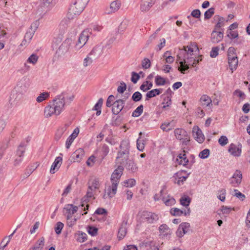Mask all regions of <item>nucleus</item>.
Segmentation results:
<instances>
[{"mask_svg": "<svg viewBox=\"0 0 250 250\" xmlns=\"http://www.w3.org/2000/svg\"><path fill=\"white\" fill-rule=\"evenodd\" d=\"M98 228L93 227V226H88L87 228V231L88 233L90 234L92 236H94L97 235L98 233Z\"/></svg>", "mask_w": 250, "mask_h": 250, "instance_id": "nucleus-49", "label": "nucleus"}, {"mask_svg": "<svg viewBox=\"0 0 250 250\" xmlns=\"http://www.w3.org/2000/svg\"><path fill=\"white\" fill-rule=\"evenodd\" d=\"M190 199L188 197H182L180 199V204L185 207L189 206Z\"/></svg>", "mask_w": 250, "mask_h": 250, "instance_id": "nucleus-52", "label": "nucleus"}, {"mask_svg": "<svg viewBox=\"0 0 250 250\" xmlns=\"http://www.w3.org/2000/svg\"><path fill=\"white\" fill-rule=\"evenodd\" d=\"M102 52V47L100 45L95 46L89 54V56H93V58H98Z\"/></svg>", "mask_w": 250, "mask_h": 250, "instance_id": "nucleus-40", "label": "nucleus"}, {"mask_svg": "<svg viewBox=\"0 0 250 250\" xmlns=\"http://www.w3.org/2000/svg\"><path fill=\"white\" fill-rule=\"evenodd\" d=\"M143 111V105L142 104L137 107L132 113V116L134 117H139L141 115Z\"/></svg>", "mask_w": 250, "mask_h": 250, "instance_id": "nucleus-44", "label": "nucleus"}, {"mask_svg": "<svg viewBox=\"0 0 250 250\" xmlns=\"http://www.w3.org/2000/svg\"><path fill=\"white\" fill-rule=\"evenodd\" d=\"M190 209L188 208L187 211L185 210L184 211L178 208H172L170 210V213L173 216H181L182 214L184 213L185 216L189 215L190 213Z\"/></svg>", "mask_w": 250, "mask_h": 250, "instance_id": "nucleus-35", "label": "nucleus"}, {"mask_svg": "<svg viewBox=\"0 0 250 250\" xmlns=\"http://www.w3.org/2000/svg\"><path fill=\"white\" fill-rule=\"evenodd\" d=\"M176 161L179 165L186 166L188 162V160L187 159L185 151H183V153L179 154L177 158Z\"/></svg>", "mask_w": 250, "mask_h": 250, "instance_id": "nucleus-36", "label": "nucleus"}, {"mask_svg": "<svg viewBox=\"0 0 250 250\" xmlns=\"http://www.w3.org/2000/svg\"><path fill=\"white\" fill-rule=\"evenodd\" d=\"M126 222H124L119 228L118 237L120 240L123 239L126 233Z\"/></svg>", "mask_w": 250, "mask_h": 250, "instance_id": "nucleus-37", "label": "nucleus"}, {"mask_svg": "<svg viewBox=\"0 0 250 250\" xmlns=\"http://www.w3.org/2000/svg\"><path fill=\"white\" fill-rule=\"evenodd\" d=\"M37 22L36 21L35 23H34L31 25V28H32L33 25H35L34 30H33L31 32V31L27 32L25 35L24 39H25L26 41H27L28 42H29L30 41V40H31V39L32 38V37L33 36L35 31L36 29V28H37Z\"/></svg>", "mask_w": 250, "mask_h": 250, "instance_id": "nucleus-41", "label": "nucleus"}, {"mask_svg": "<svg viewBox=\"0 0 250 250\" xmlns=\"http://www.w3.org/2000/svg\"><path fill=\"white\" fill-rule=\"evenodd\" d=\"M234 47H229L228 51V58L229 67L231 72H233L238 66V60Z\"/></svg>", "mask_w": 250, "mask_h": 250, "instance_id": "nucleus-5", "label": "nucleus"}, {"mask_svg": "<svg viewBox=\"0 0 250 250\" xmlns=\"http://www.w3.org/2000/svg\"><path fill=\"white\" fill-rule=\"evenodd\" d=\"M142 97L141 93L139 92H135L132 96V99L133 101L137 102L140 101Z\"/></svg>", "mask_w": 250, "mask_h": 250, "instance_id": "nucleus-54", "label": "nucleus"}, {"mask_svg": "<svg viewBox=\"0 0 250 250\" xmlns=\"http://www.w3.org/2000/svg\"><path fill=\"white\" fill-rule=\"evenodd\" d=\"M79 129L77 127L76 128L73 133L69 136V137L67 139L66 143H65V146L66 148L68 149L69 148L71 145L74 141V139L77 137L79 133Z\"/></svg>", "mask_w": 250, "mask_h": 250, "instance_id": "nucleus-27", "label": "nucleus"}, {"mask_svg": "<svg viewBox=\"0 0 250 250\" xmlns=\"http://www.w3.org/2000/svg\"><path fill=\"white\" fill-rule=\"evenodd\" d=\"M71 41L69 39L65 40L59 47L58 51L62 54H64L67 52L70 46Z\"/></svg>", "mask_w": 250, "mask_h": 250, "instance_id": "nucleus-30", "label": "nucleus"}, {"mask_svg": "<svg viewBox=\"0 0 250 250\" xmlns=\"http://www.w3.org/2000/svg\"><path fill=\"white\" fill-rule=\"evenodd\" d=\"M200 103L201 105L204 107H208V108H211L212 105L211 98L207 95H203L201 97Z\"/></svg>", "mask_w": 250, "mask_h": 250, "instance_id": "nucleus-25", "label": "nucleus"}, {"mask_svg": "<svg viewBox=\"0 0 250 250\" xmlns=\"http://www.w3.org/2000/svg\"><path fill=\"white\" fill-rule=\"evenodd\" d=\"M62 159L61 157H57L52 164L50 172L51 174L55 173L57 171L62 164Z\"/></svg>", "mask_w": 250, "mask_h": 250, "instance_id": "nucleus-24", "label": "nucleus"}, {"mask_svg": "<svg viewBox=\"0 0 250 250\" xmlns=\"http://www.w3.org/2000/svg\"><path fill=\"white\" fill-rule=\"evenodd\" d=\"M219 144L222 146H224L228 143V139L225 136H222L218 140Z\"/></svg>", "mask_w": 250, "mask_h": 250, "instance_id": "nucleus-57", "label": "nucleus"}, {"mask_svg": "<svg viewBox=\"0 0 250 250\" xmlns=\"http://www.w3.org/2000/svg\"><path fill=\"white\" fill-rule=\"evenodd\" d=\"M146 142V138L140 136L137 140V149L141 151H143L144 149Z\"/></svg>", "mask_w": 250, "mask_h": 250, "instance_id": "nucleus-38", "label": "nucleus"}, {"mask_svg": "<svg viewBox=\"0 0 250 250\" xmlns=\"http://www.w3.org/2000/svg\"><path fill=\"white\" fill-rule=\"evenodd\" d=\"M155 2L156 0H141L140 6V10L143 12L148 11Z\"/></svg>", "mask_w": 250, "mask_h": 250, "instance_id": "nucleus-19", "label": "nucleus"}, {"mask_svg": "<svg viewBox=\"0 0 250 250\" xmlns=\"http://www.w3.org/2000/svg\"><path fill=\"white\" fill-rule=\"evenodd\" d=\"M64 209L66 210V217H71L77 211L78 207L72 204H68L66 206Z\"/></svg>", "mask_w": 250, "mask_h": 250, "instance_id": "nucleus-31", "label": "nucleus"}, {"mask_svg": "<svg viewBox=\"0 0 250 250\" xmlns=\"http://www.w3.org/2000/svg\"><path fill=\"white\" fill-rule=\"evenodd\" d=\"M96 192L94 191L92 189L88 187L86 194L85 196L83 198V201L82 202V204L81 205V207L82 208H83V210L84 211L88 209V208L89 207L88 205L87 204V202L89 201V199H94V195L96 194Z\"/></svg>", "mask_w": 250, "mask_h": 250, "instance_id": "nucleus-11", "label": "nucleus"}, {"mask_svg": "<svg viewBox=\"0 0 250 250\" xmlns=\"http://www.w3.org/2000/svg\"><path fill=\"white\" fill-rule=\"evenodd\" d=\"M125 167L131 173H135L138 170V167L133 160H128L126 163Z\"/></svg>", "mask_w": 250, "mask_h": 250, "instance_id": "nucleus-29", "label": "nucleus"}, {"mask_svg": "<svg viewBox=\"0 0 250 250\" xmlns=\"http://www.w3.org/2000/svg\"><path fill=\"white\" fill-rule=\"evenodd\" d=\"M160 194H161L162 201L166 206H171L175 204L176 202L175 200L173 197L169 195H167V191L165 190V188H163L161 190Z\"/></svg>", "mask_w": 250, "mask_h": 250, "instance_id": "nucleus-12", "label": "nucleus"}, {"mask_svg": "<svg viewBox=\"0 0 250 250\" xmlns=\"http://www.w3.org/2000/svg\"><path fill=\"white\" fill-rule=\"evenodd\" d=\"M129 143L127 141H123L120 145V150L118 152L116 157L118 163L123 164L127 162L129 159Z\"/></svg>", "mask_w": 250, "mask_h": 250, "instance_id": "nucleus-3", "label": "nucleus"}, {"mask_svg": "<svg viewBox=\"0 0 250 250\" xmlns=\"http://www.w3.org/2000/svg\"><path fill=\"white\" fill-rule=\"evenodd\" d=\"M234 95L239 97L241 100H244L246 97L245 93L238 89L234 92Z\"/></svg>", "mask_w": 250, "mask_h": 250, "instance_id": "nucleus-58", "label": "nucleus"}, {"mask_svg": "<svg viewBox=\"0 0 250 250\" xmlns=\"http://www.w3.org/2000/svg\"><path fill=\"white\" fill-rule=\"evenodd\" d=\"M188 175L189 174L186 173V171L184 170L177 172L173 176L174 183L179 186L183 185L184 182L188 178Z\"/></svg>", "mask_w": 250, "mask_h": 250, "instance_id": "nucleus-14", "label": "nucleus"}, {"mask_svg": "<svg viewBox=\"0 0 250 250\" xmlns=\"http://www.w3.org/2000/svg\"><path fill=\"white\" fill-rule=\"evenodd\" d=\"M25 145L24 143H21L18 147L16 152V158L15 159L14 165L18 166L22 161V156L25 152Z\"/></svg>", "mask_w": 250, "mask_h": 250, "instance_id": "nucleus-18", "label": "nucleus"}, {"mask_svg": "<svg viewBox=\"0 0 250 250\" xmlns=\"http://www.w3.org/2000/svg\"><path fill=\"white\" fill-rule=\"evenodd\" d=\"M242 174L240 170H236L232 176L230 178L229 181L233 187H237L241 183Z\"/></svg>", "mask_w": 250, "mask_h": 250, "instance_id": "nucleus-13", "label": "nucleus"}, {"mask_svg": "<svg viewBox=\"0 0 250 250\" xmlns=\"http://www.w3.org/2000/svg\"><path fill=\"white\" fill-rule=\"evenodd\" d=\"M159 231L160 234L164 237H169L171 235V231L170 229L166 224H163L159 227Z\"/></svg>", "mask_w": 250, "mask_h": 250, "instance_id": "nucleus-33", "label": "nucleus"}, {"mask_svg": "<svg viewBox=\"0 0 250 250\" xmlns=\"http://www.w3.org/2000/svg\"><path fill=\"white\" fill-rule=\"evenodd\" d=\"M28 84L26 83V79H21L17 83V86L15 88L13 91V93L15 92L19 93L18 96L16 97V99L19 100L21 98V95L24 93L27 88Z\"/></svg>", "mask_w": 250, "mask_h": 250, "instance_id": "nucleus-10", "label": "nucleus"}, {"mask_svg": "<svg viewBox=\"0 0 250 250\" xmlns=\"http://www.w3.org/2000/svg\"><path fill=\"white\" fill-rule=\"evenodd\" d=\"M44 245V238L42 237L37 242L36 246L32 250H42Z\"/></svg>", "mask_w": 250, "mask_h": 250, "instance_id": "nucleus-43", "label": "nucleus"}, {"mask_svg": "<svg viewBox=\"0 0 250 250\" xmlns=\"http://www.w3.org/2000/svg\"><path fill=\"white\" fill-rule=\"evenodd\" d=\"M209 155V150L208 149H205L200 152L199 157L202 159L207 158Z\"/></svg>", "mask_w": 250, "mask_h": 250, "instance_id": "nucleus-53", "label": "nucleus"}, {"mask_svg": "<svg viewBox=\"0 0 250 250\" xmlns=\"http://www.w3.org/2000/svg\"><path fill=\"white\" fill-rule=\"evenodd\" d=\"M198 52L199 48L195 42H191L181 50V53H183L184 56H194L197 55Z\"/></svg>", "mask_w": 250, "mask_h": 250, "instance_id": "nucleus-9", "label": "nucleus"}, {"mask_svg": "<svg viewBox=\"0 0 250 250\" xmlns=\"http://www.w3.org/2000/svg\"><path fill=\"white\" fill-rule=\"evenodd\" d=\"M196 55L184 56V61L181 62V65L178 67V70L182 73L185 74L186 71L189 68V65L194 67Z\"/></svg>", "mask_w": 250, "mask_h": 250, "instance_id": "nucleus-4", "label": "nucleus"}, {"mask_svg": "<svg viewBox=\"0 0 250 250\" xmlns=\"http://www.w3.org/2000/svg\"><path fill=\"white\" fill-rule=\"evenodd\" d=\"M68 126V125L65 124L58 129L54 137L56 141H59L62 137L64 133L66 131Z\"/></svg>", "mask_w": 250, "mask_h": 250, "instance_id": "nucleus-32", "label": "nucleus"}, {"mask_svg": "<svg viewBox=\"0 0 250 250\" xmlns=\"http://www.w3.org/2000/svg\"><path fill=\"white\" fill-rule=\"evenodd\" d=\"M155 83L157 85H164L166 83L165 79L159 75L155 77Z\"/></svg>", "mask_w": 250, "mask_h": 250, "instance_id": "nucleus-50", "label": "nucleus"}, {"mask_svg": "<svg viewBox=\"0 0 250 250\" xmlns=\"http://www.w3.org/2000/svg\"><path fill=\"white\" fill-rule=\"evenodd\" d=\"M138 215L142 221L146 222L148 223H154L159 219L158 214L146 210L140 211Z\"/></svg>", "mask_w": 250, "mask_h": 250, "instance_id": "nucleus-6", "label": "nucleus"}, {"mask_svg": "<svg viewBox=\"0 0 250 250\" xmlns=\"http://www.w3.org/2000/svg\"><path fill=\"white\" fill-rule=\"evenodd\" d=\"M63 226L64 225L61 222H57L54 228L55 232L57 234H60L62 232V229L63 228Z\"/></svg>", "mask_w": 250, "mask_h": 250, "instance_id": "nucleus-51", "label": "nucleus"}, {"mask_svg": "<svg viewBox=\"0 0 250 250\" xmlns=\"http://www.w3.org/2000/svg\"><path fill=\"white\" fill-rule=\"evenodd\" d=\"M223 37V31H213L211 35V40L214 43H218L222 40Z\"/></svg>", "mask_w": 250, "mask_h": 250, "instance_id": "nucleus-28", "label": "nucleus"}, {"mask_svg": "<svg viewBox=\"0 0 250 250\" xmlns=\"http://www.w3.org/2000/svg\"><path fill=\"white\" fill-rule=\"evenodd\" d=\"M124 167L123 166H118L111 174L110 180L111 185L105 189V193L103 195L104 199L112 198L116 194L117 187L119 183L120 178L123 175Z\"/></svg>", "mask_w": 250, "mask_h": 250, "instance_id": "nucleus-2", "label": "nucleus"}, {"mask_svg": "<svg viewBox=\"0 0 250 250\" xmlns=\"http://www.w3.org/2000/svg\"><path fill=\"white\" fill-rule=\"evenodd\" d=\"M162 104H163V108H166L167 107H168L171 104V101L170 98L167 97L165 99Z\"/></svg>", "mask_w": 250, "mask_h": 250, "instance_id": "nucleus-63", "label": "nucleus"}, {"mask_svg": "<svg viewBox=\"0 0 250 250\" xmlns=\"http://www.w3.org/2000/svg\"><path fill=\"white\" fill-rule=\"evenodd\" d=\"M139 79L140 76L138 74L134 72H132L131 73V81L132 82H133L134 83H136Z\"/></svg>", "mask_w": 250, "mask_h": 250, "instance_id": "nucleus-60", "label": "nucleus"}, {"mask_svg": "<svg viewBox=\"0 0 250 250\" xmlns=\"http://www.w3.org/2000/svg\"><path fill=\"white\" fill-rule=\"evenodd\" d=\"M126 99V98L119 99L113 103L112 110L114 114L117 115L122 111L125 106Z\"/></svg>", "mask_w": 250, "mask_h": 250, "instance_id": "nucleus-17", "label": "nucleus"}, {"mask_svg": "<svg viewBox=\"0 0 250 250\" xmlns=\"http://www.w3.org/2000/svg\"><path fill=\"white\" fill-rule=\"evenodd\" d=\"M136 184V181L134 179H129L123 182V186L125 187H132Z\"/></svg>", "mask_w": 250, "mask_h": 250, "instance_id": "nucleus-48", "label": "nucleus"}, {"mask_svg": "<svg viewBox=\"0 0 250 250\" xmlns=\"http://www.w3.org/2000/svg\"><path fill=\"white\" fill-rule=\"evenodd\" d=\"M162 90L161 89H154L148 91L146 94V100L147 101L150 98L155 97L157 95H159L162 92Z\"/></svg>", "mask_w": 250, "mask_h": 250, "instance_id": "nucleus-39", "label": "nucleus"}, {"mask_svg": "<svg viewBox=\"0 0 250 250\" xmlns=\"http://www.w3.org/2000/svg\"><path fill=\"white\" fill-rule=\"evenodd\" d=\"M84 154L83 149L78 148L74 152L71 156V161L72 162H80L83 159Z\"/></svg>", "mask_w": 250, "mask_h": 250, "instance_id": "nucleus-21", "label": "nucleus"}, {"mask_svg": "<svg viewBox=\"0 0 250 250\" xmlns=\"http://www.w3.org/2000/svg\"><path fill=\"white\" fill-rule=\"evenodd\" d=\"M76 17L69 12H68L67 15L61 21L59 25V28L62 31H64L68 27L71 21L73 20Z\"/></svg>", "mask_w": 250, "mask_h": 250, "instance_id": "nucleus-16", "label": "nucleus"}, {"mask_svg": "<svg viewBox=\"0 0 250 250\" xmlns=\"http://www.w3.org/2000/svg\"><path fill=\"white\" fill-rule=\"evenodd\" d=\"M142 67L145 69H147L150 66V61L148 59L145 58L142 62Z\"/></svg>", "mask_w": 250, "mask_h": 250, "instance_id": "nucleus-61", "label": "nucleus"}, {"mask_svg": "<svg viewBox=\"0 0 250 250\" xmlns=\"http://www.w3.org/2000/svg\"><path fill=\"white\" fill-rule=\"evenodd\" d=\"M126 89V85L124 82H122L120 85L117 88V91L119 93H123Z\"/></svg>", "mask_w": 250, "mask_h": 250, "instance_id": "nucleus-59", "label": "nucleus"}, {"mask_svg": "<svg viewBox=\"0 0 250 250\" xmlns=\"http://www.w3.org/2000/svg\"><path fill=\"white\" fill-rule=\"evenodd\" d=\"M49 97V93L47 92L41 93L36 98L38 103H41Z\"/></svg>", "mask_w": 250, "mask_h": 250, "instance_id": "nucleus-42", "label": "nucleus"}, {"mask_svg": "<svg viewBox=\"0 0 250 250\" xmlns=\"http://www.w3.org/2000/svg\"><path fill=\"white\" fill-rule=\"evenodd\" d=\"M91 32L88 29L84 30L80 35L78 42L76 43L75 48L79 50L87 42Z\"/></svg>", "mask_w": 250, "mask_h": 250, "instance_id": "nucleus-8", "label": "nucleus"}, {"mask_svg": "<svg viewBox=\"0 0 250 250\" xmlns=\"http://www.w3.org/2000/svg\"><path fill=\"white\" fill-rule=\"evenodd\" d=\"M190 225L189 223L185 222L181 224L176 231V235L179 237H183L184 234L187 233L189 230Z\"/></svg>", "mask_w": 250, "mask_h": 250, "instance_id": "nucleus-22", "label": "nucleus"}, {"mask_svg": "<svg viewBox=\"0 0 250 250\" xmlns=\"http://www.w3.org/2000/svg\"><path fill=\"white\" fill-rule=\"evenodd\" d=\"M66 98L65 95L62 93L58 95L52 102H49L44 108L45 117L49 118L53 115H60L64 109Z\"/></svg>", "mask_w": 250, "mask_h": 250, "instance_id": "nucleus-1", "label": "nucleus"}, {"mask_svg": "<svg viewBox=\"0 0 250 250\" xmlns=\"http://www.w3.org/2000/svg\"><path fill=\"white\" fill-rule=\"evenodd\" d=\"M218 47H212L210 53V56L211 58H215L218 55Z\"/></svg>", "mask_w": 250, "mask_h": 250, "instance_id": "nucleus-62", "label": "nucleus"}, {"mask_svg": "<svg viewBox=\"0 0 250 250\" xmlns=\"http://www.w3.org/2000/svg\"><path fill=\"white\" fill-rule=\"evenodd\" d=\"M161 128L164 131L168 132L172 129V127L170 123H165L161 125Z\"/></svg>", "mask_w": 250, "mask_h": 250, "instance_id": "nucleus-55", "label": "nucleus"}, {"mask_svg": "<svg viewBox=\"0 0 250 250\" xmlns=\"http://www.w3.org/2000/svg\"><path fill=\"white\" fill-rule=\"evenodd\" d=\"M100 185L101 183L97 178L92 180L88 183V187L92 189L96 192L99 189Z\"/></svg>", "mask_w": 250, "mask_h": 250, "instance_id": "nucleus-34", "label": "nucleus"}, {"mask_svg": "<svg viewBox=\"0 0 250 250\" xmlns=\"http://www.w3.org/2000/svg\"><path fill=\"white\" fill-rule=\"evenodd\" d=\"M193 135L195 139L199 143H202L205 140V136L202 130L197 126H194L192 129Z\"/></svg>", "mask_w": 250, "mask_h": 250, "instance_id": "nucleus-20", "label": "nucleus"}, {"mask_svg": "<svg viewBox=\"0 0 250 250\" xmlns=\"http://www.w3.org/2000/svg\"><path fill=\"white\" fill-rule=\"evenodd\" d=\"M227 36L231 39H235L238 36V34L236 31L228 30L227 31Z\"/></svg>", "mask_w": 250, "mask_h": 250, "instance_id": "nucleus-56", "label": "nucleus"}, {"mask_svg": "<svg viewBox=\"0 0 250 250\" xmlns=\"http://www.w3.org/2000/svg\"><path fill=\"white\" fill-rule=\"evenodd\" d=\"M241 145L236 146L233 144H231L229 145L228 151L234 156H239L241 153Z\"/></svg>", "mask_w": 250, "mask_h": 250, "instance_id": "nucleus-23", "label": "nucleus"}, {"mask_svg": "<svg viewBox=\"0 0 250 250\" xmlns=\"http://www.w3.org/2000/svg\"><path fill=\"white\" fill-rule=\"evenodd\" d=\"M174 133L177 139L181 141L185 145L188 144L190 141V137L185 130L182 128H176L175 129Z\"/></svg>", "mask_w": 250, "mask_h": 250, "instance_id": "nucleus-7", "label": "nucleus"}, {"mask_svg": "<svg viewBox=\"0 0 250 250\" xmlns=\"http://www.w3.org/2000/svg\"><path fill=\"white\" fill-rule=\"evenodd\" d=\"M121 6L120 0H115L110 4L109 7H106L104 9V13L109 15L117 12Z\"/></svg>", "mask_w": 250, "mask_h": 250, "instance_id": "nucleus-15", "label": "nucleus"}, {"mask_svg": "<svg viewBox=\"0 0 250 250\" xmlns=\"http://www.w3.org/2000/svg\"><path fill=\"white\" fill-rule=\"evenodd\" d=\"M83 10V9L82 7H80L79 5L76 4V2L74 1L73 4L71 5L68 12L76 17L77 15H79Z\"/></svg>", "mask_w": 250, "mask_h": 250, "instance_id": "nucleus-26", "label": "nucleus"}, {"mask_svg": "<svg viewBox=\"0 0 250 250\" xmlns=\"http://www.w3.org/2000/svg\"><path fill=\"white\" fill-rule=\"evenodd\" d=\"M95 213L97 214H99V215H103V220L104 221L106 220V215H107V211L104 208H98L95 211Z\"/></svg>", "mask_w": 250, "mask_h": 250, "instance_id": "nucleus-47", "label": "nucleus"}, {"mask_svg": "<svg viewBox=\"0 0 250 250\" xmlns=\"http://www.w3.org/2000/svg\"><path fill=\"white\" fill-rule=\"evenodd\" d=\"M103 103V100L102 98H100L98 102L96 104L93 108V110L101 109L102 105Z\"/></svg>", "mask_w": 250, "mask_h": 250, "instance_id": "nucleus-64", "label": "nucleus"}, {"mask_svg": "<svg viewBox=\"0 0 250 250\" xmlns=\"http://www.w3.org/2000/svg\"><path fill=\"white\" fill-rule=\"evenodd\" d=\"M39 57L35 54H32L27 60V62L35 65L38 62Z\"/></svg>", "mask_w": 250, "mask_h": 250, "instance_id": "nucleus-46", "label": "nucleus"}, {"mask_svg": "<svg viewBox=\"0 0 250 250\" xmlns=\"http://www.w3.org/2000/svg\"><path fill=\"white\" fill-rule=\"evenodd\" d=\"M77 218L75 217H66V224L69 227H72L76 224Z\"/></svg>", "mask_w": 250, "mask_h": 250, "instance_id": "nucleus-45", "label": "nucleus"}]
</instances>
